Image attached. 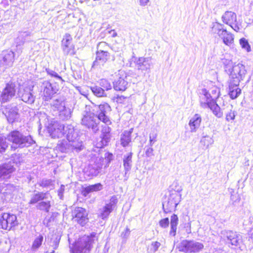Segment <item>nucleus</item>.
Listing matches in <instances>:
<instances>
[{
  "mask_svg": "<svg viewBox=\"0 0 253 253\" xmlns=\"http://www.w3.org/2000/svg\"><path fill=\"white\" fill-rule=\"evenodd\" d=\"M0 66L7 68L12 66L14 61V53L12 51H4L1 54Z\"/></svg>",
  "mask_w": 253,
  "mask_h": 253,
  "instance_id": "a211bd4d",
  "label": "nucleus"
},
{
  "mask_svg": "<svg viewBox=\"0 0 253 253\" xmlns=\"http://www.w3.org/2000/svg\"><path fill=\"white\" fill-rule=\"evenodd\" d=\"M17 224V217L13 214L4 213L0 218V225L3 229L9 230Z\"/></svg>",
  "mask_w": 253,
  "mask_h": 253,
  "instance_id": "9b49d317",
  "label": "nucleus"
},
{
  "mask_svg": "<svg viewBox=\"0 0 253 253\" xmlns=\"http://www.w3.org/2000/svg\"><path fill=\"white\" fill-rule=\"evenodd\" d=\"M91 90L93 94L97 97H102L104 95V90L100 87L93 86L91 87Z\"/></svg>",
  "mask_w": 253,
  "mask_h": 253,
  "instance_id": "79ce46f5",
  "label": "nucleus"
},
{
  "mask_svg": "<svg viewBox=\"0 0 253 253\" xmlns=\"http://www.w3.org/2000/svg\"><path fill=\"white\" fill-rule=\"evenodd\" d=\"M48 130L52 138H61L65 135L66 139L70 141L78 138V134L71 125L64 126L55 122L49 127Z\"/></svg>",
  "mask_w": 253,
  "mask_h": 253,
  "instance_id": "f03ea898",
  "label": "nucleus"
},
{
  "mask_svg": "<svg viewBox=\"0 0 253 253\" xmlns=\"http://www.w3.org/2000/svg\"><path fill=\"white\" fill-rule=\"evenodd\" d=\"M229 26L236 32H239L240 29V27L237 25V22L234 25H230Z\"/></svg>",
  "mask_w": 253,
  "mask_h": 253,
  "instance_id": "0e129e2a",
  "label": "nucleus"
},
{
  "mask_svg": "<svg viewBox=\"0 0 253 253\" xmlns=\"http://www.w3.org/2000/svg\"><path fill=\"white\" fill-rule=\"evenodd\" d=\"M105 46H108V45L105 42H101L98 44V50L96 51V57L93 63V67L103 66L109 58V53L107 51L101 49L102 47Z\"/></svg>",
  "mask_w": 253,
  "mask_h": 253,
  "instance_id": "423d86ee",
  "label": "nucleus"
},
{
  "mask_svg": "<svg viewBox=\"0 0 253 253\" xmlns=\"http://www.w3.org/2000/svg\"><path fill=\"white\" fill-rule=\"evenodd\" d=\"M51 207L50 201L48 199L44 200L39 202L37 208L38 209L48 212Z\"/></svg>",
  "mask_w": 253,
  "mask_h": 253,
  "instance_id": "72a5a7b5",
  "label": "nucleus"
},
{
  "mask_svg": "<svg viewBox=\"0 0 253 253\" xmlns=\"http://www.w3.org/2000/svg\"><path fill=\"white\" fill-rule=\"evenodd\" d=\"M161 244L158 241L152 242L147 248L148 253H155L158 251Z\"/></svg>",
  "mask_w": 253,
  "mask_h": 253,
  "instance_id": "c9c22d12",
  "label": "nucleus"
},
{
  "mask_svg": "<svg viewBox=\"0 0 253 253\" xmlns=\"http://www.w3.org/2000/svg\"><path fill=\"white\" fill-rule=\"evenodd\" d=\"M14 170L13 167L10 164H4L0 166V179L8 178Z\"/></svg>",
  "mask_w": 253,
  "mask_h": 253,
  "instance_id": "393cba45",
  "label": "nucleus"
},
{
  "mask_svg": "<svg viewBox=\"0 0 253 253\" xmlns=\"http://www.w3.org/2000/svg\"><path fill=\"white\" fill-rule=\"evenodd\" d=\"M39 185L42 187L50 189L53 188L54 187L53 181L51 179H43L39 182Z\"/></svg>",
  "mask_w": 253,
  "mask_h": 253,
  "instance_id": "4c0bfd02",
  "label": "nucleus"
},
{
  "mask_svg": "<svg viewBox=\"0 0 253 253\" xmlns=\"http://www.w3.org/2000/svg\"><path fill=\"white\" fill-rule=\"evenodd\" d=\"M31 91L32 89L30 87H20L18 94L24 102L32 104L34 102L35 98Z\"/></svg>",
  "mask_w": 253,
  "mask_h": 253,
  "instance_id": "412c9836",
  "label": "nucleus"
},
{
  "mask_svg": "<svg viewBox=\"0 0 253 253\" xmlns=\"http://www.w3.org/2000/svg\"><path fill=\"white\" fill-rule=\"evenodd\" d=\"M200 143L202 145L207 148L210 145H211L213 143V140L210 136L206 135L202 138Z\"/></svg>",
  "mask_w": 253,
  "mask_h": 253,
  "instance_id": "e433bc0d",
  "label": "nucleus"
},
{
  "mask_svg": "<svg viewBox=\"0 0 253 253\" xmlns=\"http://www.w3.org/2000/svg\"><path fill=\"white\" fill-rule=\"evenodd\" d=\"M202 121L201 115L198 114H195L190 120L189 126L191 132H195L199 128Z\"/></svg>",
  "mask_w": 253,
  "mask_h": 253,
  "instance_id": "5701e85b",
  "label": "nucleus"
},
{
  "mask_svg": "<svg viewBox=\"0 0 253 253\" xmlns=\"http://www.w3.org/2000/svg\"><path fill=\"white\" fill-rule=\"evenodd\" d=\"M123 165L125 170V174L129 171L132 166V153L125 155L123 159Z\"/></svg>",
  "mask_w": 253,
  "mask_h": 253,
  "instance_id": "7c9ffc66",
  "label": "nucleus"
},
{
  "mask_svg": "<svg viewBox=\"0 0 253 253\" xmlns=\"http://www.w3.org/2000/svg\"><path fill=\"white\" fill-rule=\"evenodd\" d=\"M208 108H210L212 111L213 114L217 117L220 118L222 117V113L220 111V108L215 102L211 103Z\"/></svg>",
  "mask_w": 253,
  "mask_h": 253,
  "instance_id": "f704fd0d",
  "label": "nucleus"
},
{
  "mask_svg": "<svg viewBox=\"0 0 253 253\" xmlns=\"http://www.w3.org/2000/svg\"><path fill=\"white\" fill-rule=\"evenodd\" d=\"M225 71L229 75L230 82L239 85L243 80L247 73L245 66L240 63L234 64L230 60L225 59L223 62Z\"/></svg>",
  "mask_w": 253,
  "mask_h": 253,
  "instance_id": "f257e3e1",
  "label": "nucleus"
},
{
  "mask_svg": "<svg viewBox=\"0 0 253 253\" xmlns=\"http://www.w3.org/2000/svg\"><path fill=\"white\" fill-rule=\"evenodd\" d=\"M157 133L155 130H152L149 134V144L152 147L154 143L156 141Z\"/></svg>",
  "mask_w": 253,
  "mask_h": 253,
  "instance_id": "09e8293b",
  "label": "nucleus"
},
{
  "mask_svg": "<svg viewBox=\"0 0 253 253\" xmlns=\"http://www.w3.org/2000/svg\"><path fill=\"white\" fill-rule=\"evenodd\" d=\"M129 233H130L129 229L128 228H126L125 231L124 232H122V233L121 234V236L123 238H127L128 237Z\"/></svg>",
  "mask_w": 253,
  "mask_h": 253,
  "instance_id": "680f3d73",
  "label": "nucleus"
},
{
  "mask_svg": "<svg viewBox=\"0 0 253 253\" xmlns=\"http://www.w3.org/2000/svg\"><path fill=\"white\" fill-rule=\"evenodd\" d=\"M178 220V219L177 215L173 214L171 215L170 218L171 230L169 232V234L172 236H174L176 234Z\"/></svg>",
  "mask_w": 253,
  "mask_h": 253,
  "instance_id": "473e14b6",
  "label": "nucleus"
},
{
  "mask_svg": "<svg viewBox=\"0 0 253 253\" xmlns=\"http://www.w3.org/2000/svg\"><path fill=\"white\" fill-rule=\"evenodd\" d=\"M153 149L151 147H149L146 151V154L148 156H150L152 154Z\"/></svg>",
  "mask_w": 253,
  "mask_h": 253,
  "instance_id": "69168bd1",
  "label": "nucleus"
},
{
  "mask_svg": "<svg viewBox=\"0 0 253 253\" xmlns=\"http://www.w3.org/2000/svg\"><path fill=\"white\" fill-rule=\"evenodd\" d=\"M95 240H97L95 233L90 236H83L71 247V253H89L91 245Z\"/></svg>",
  "mask_w": 253,
  "mask_h": 253,
  "instance_id": "20e7f679",
  "label": "nucleus"
},
{
  "mask_svg": "<svg viewBox=\"0 0 253 253\" xmlns=\"http://www.w3.org/2000/svg\"><path fill=\"white\" fill-rule=\"evenodd\" d=\"M223 27L224 25L223 24L216 22L213 24L211 28V33L214 34H217L220 38L225 32L226 29H224Z\"/></svg>",
  "mask_w": 253,
  "mask_h": 253,
  "instance_id": "c756f323",
  "label": "nucleus"
},
{
  "mask_svg": "<svg viewBox=\"0 0 253 253\" xmlns=\"http://www.w3.org/2000/svg\"><path fill=\"white\" fill-rule=\"evenodd\" d=\"M43 238L42 235H40L35 239L32 247V250H36L41 246L43 241Z\"/></svg>",
  "mask_w": 253,
  "mask_h": 253,
  "instance_id": "a19ab883",
  "label": "nucleus"
},
{
  "mask_svg": "<svg viewBox=\"0 0 253 253\" xmlns=\"http://www.w3.org/2000/svg\"><path fill=\"white\" fill-rule=\"evenodd\" d=\"M82 145L78 142L77 138L70 141L69 140H62L59 141L57 146V149L63 153H67L74 149L81 150Z\"/></svg>",
  "mask_w": 253,
  "mask_h": 253,
  "instance_id": "6e6552de",
  "label": "nucleus"
},
{
  "mask_svg": "<svg viewBox=\"0 0 253 253\" xmlns=\"http://www.w3.org/2000/svg\"><path fill=\"white\" fill-rule=\"evenodd\" d=\"M116 79L113 82L114 88L116 90L124 91L128 85L127 76L123 70H119L115 73Z\"/></svg>",
  "mask_w": 253,
  "mask_h": 253,
  "instance_id": "1a4fd4ad",
  "label": "nucleus"
},
{
  "mask_svg": "<svg viewBox=\"0 0 253 253\" xmlns=\"http://www.w3.org/2000/svg\"><path fill=\"white\" fill-rule=\"evenodd\" d=\"M99 112L97 115L98 119L106 125H110L111 122L106 115L107 112L111 111V107L107 103H103L98 106Z\"/></svg>",
  "mask_w": 253,
  "mask_h": 253,
  "instance_id": "2eb2a0df",
  "label": "nucleus"
},
{
  "mask_svg": "<svg viewBox=\"0 0 253 253\" xmlns=\"http://www.w3.org/2000/svg\"><path fill=\"white\" fill-rule=\"evenodd\" d=\"M60 240V237L58 236H56L55 239H52L50 241V246L52 247L53 249H56L58 247L59 243Z\"/></svg>",
  "mask_w": 253,
  "mask_h": 253,
  "instance_id": "864d4df0",
  "label": "nucleus"
},
{
  "mask_svg": "<svg viewBox=\"0 0 253 253\" xmlns=\"http://www.w3.org/2000/svg\"><path fill=\"white\" fill-rule=\"evenodd\" d=\"M227 107L229 108L230 111L226 115V120L227 121L233 120L235 119V114L234 111H232L231 110V108H232V106L229 105Z\"/></svg>",
  "mask_w": 253,
  "mask_h": 253,
  "instance_id": "3c124183",
  "label": "nucleus"
},
{
  "mask_svg": "<svg viewBox=\"0 0 253 253\" xmlns=\"http://www.w3.org/2000/svg\"><path fill=\"white\" fill-rule=\"evenodd\" d=\"M250 237L253 239V229L250 230L249 233Z\"/></svg>",
  "mask_w": 253,
  "mask_h": 253,
  "instance_id": "774afa93",
  "label": "nucleus"
},
{
  "mask_svg": "<svg viewBox=\"0 0 253 253\" xmlns=\"http://www.w3.org/2000/svg\"><path fill=\"white\" fill-rule=\"evenodd\" d=\"M52 107L54 110L58 112L59 116L63 120L68 119L70 117V109L65 107V103L63 99H57L54 100L52 104Z\"/></svg>",
  "mask_w": 253,
  "mask_h": 253,
  "instance_id": "0eeeda50",
  "label": "nucleus"
},
{
  "mask_svg": "<svg viewBox=\"0 0 253 253\" xmlns=\"http://www.w3.org/2000/svg\"><path fill=\"white\" fill-rule=\"evenodd\" d=\"M72 37L69 34H66L62 41L63 50L66 55H73L75 53L74 46L72 43Z\"/></svg>",
  "mask_w": 253,
  "mask_h": 253,
  "instance_id": "aec40b11",
  "label": "nucleus"
},
{
  "mask_svg": "<svg viewBox=\"0 0 253 253\" xmlns=\"http://www.w3.org/2000/svg\"><path fill=\"white\" fill-rule=\"evenodd\" d=\"M149 2V0H139V4L141 6H146Z\"/></svg>",
  "mask_w": 253,
  "mask_h": 253,
  "instance_id": "e2e57ef3",
  "label": "nucleus"
},
{
  "mask_svg": "<svg viewBox=\"0 0 253 253\" xmlns=\"http://www.w3.org/2000/svg\"><path fill=\"white\" fill-rule=\"evenodd\" d=\"M100 85L106 90L112 88V85L110 82L106 79H101L100 82Z\"/></svg>",
  "mask_w": 253,
  "mask_h": 253,
  "instance_id": "8fccbe9b",
  "label": "nucleus"
},
{
  "mask_svg": "<svg viewBox=\"0 0 253 253\" xmlns=\"http://www.w3.org/2000/svg\"><path fill=\"white\" fill-rule=\"evenodd\" d=\"M31 33L29 32H23L21 33L18 37V39H23L22 42L24 43L31 40Z\"/></svg>",
  "mask_w": 253,
  "mask_h": 253,
  "instance_id": "c03bdc74",
  "label": "nucleus"
},
{
  "mask_svg": "<svg viewBox=\"0 0 253 253\" xmlns=\"http://www.w3.org/2000/svg\"><path fill=\"white\" fill-rule=\"evenodd\" d=\"M96 118L93 113L86 112L84 114L81 123L88 128H91L93 132H96L99 130V127L96 122Z\"/></svg>",
  "mask_w": 253,
  "mask_h": 253,
  "instance_id": "f8f14e48",
  "label": "nucleus"
},
{
  "mask_svg": "<svg viewBox=\"0 0 253 253\" xmlns=\"http://www.w3.org/2000/svg\"><path fill=\"white\" fill-rule=\"evenodd\" d=\"M153 65L152 59L150 57H139L136 61L137 69L142 72H149Z\"/></svg>",
  "mask_w": 253,
  "mask_h": 253,
  "instance_id": "f3484780",
  "label": "nucleus"
},
{
  "mask_svg": "<svg viewBox=\"0 0 253 253\" xmlns=\"http://www.w3.org/2000/svg\"><path fill=\"white\" fill-rule=\"evenodd\" d=\"M113 210L106 205L101 210L100 217L104 219L107 218Z\"/></svg>",
  "mask_w": 253,
  "mask_h": 253,
  "instance_id": "58836bf2",
  "label": "nucleus"
},
{
  "mask_svg": "<svg viewBox=\"0 0 253 253\" xmlns=\"http://www.w3.org/2000/svg\"><path fill=\"white\" fill-rule=\"evenodd\" d=\"M222 22L228 25H234L237 22V15L231 11H227L221 17Z\"/></svg>",
  "mask_w": 253,
  "mask_h": 253,
  "instance_id": "b1692460",
  "label": "nucleus"
},
{
  "mask_svg": "<svg viewBox=\"0 0 253 253\" xmlns=\"http://www.w3.org/2000/svg\"><path fill=\"white\" fill-rule=\"evenodd\" d=\"M211 103H209L208 99L207 100L205 97L201 94L200 96V105L203 108H208Z\"/></svg>",
  "mask_w": 253,
  "mask_h": 253,
  "instance_id": "603ef678",
  "label": "nucleus"
},
{
  "mask_svg": "<svg viewBox=\"0 0 253 253\" xmlns=\"http://www.w3.org/2000/svg\"><path fill=\"white\" fill-rule=\"evenodd\" d=\"M118 198L116 196H113L110 200L106 203L105 205L108 206L109 208L113 210L118 203Z\"/></svg>",
  "mask_w": 253,
  "mask_h": 253,
  "instance_id": "37998d69",
  "label": "nucleus"
},
{
  "mask_svg": "<svg viewBox=\"0 0 253 253\" xmlns=\"http://www.w3.org/2000/svg\"><path fill=\"white\" fill-rule=\"evenodd\" d=\"M202 95L205 97L206 99H208L209 103H213L214 102V98L212 97L211 94L206 89H203L201 93Z\"/></svg>",
  "mask_w": 253,
  "mask_h": 253,
  "instance_id": "a18cd8bd",
  "label": "nucleus"
},
{
  "mask_svg": "<svg viewBox=\"0 0 253 253\" xmlns=\"http://www.w3.org/2000/svg\"><path fill=\"white\" fill-rule=\"evenodd\" d=\"M110 134H102V140L103 144L106 145L110 139Z\"/></svg>",
  "mask_w": 253,
  "mask_h": 253,
  "instance_id": "4d7b16f0",
  "label": "nucleus"
},
{
  "mask_svg": "<svg viewBox=\"0 0 253 253\" xmlns=\"http://www.w3.org/2000/svg\"><path fill=\"white\" fill-rule=\"evenodd\" d=\"M51 196L50 194L48 192H36L31 196L29 204L30 205H34L35 204H38L41 201L48 199Z\"/></svg>",
  "mask_w": 253,
  "mask_h": 253,
  "instance_id": "4be33fe9",
  "label": "nucleus"
},
{
  "mask_svg": "<svg viewBox=\"0 0 253 253\" xmlns=\"http://www.w3.org/2000/svg\"><path fill=\"white\" fill-rule=\"evenodd\" d=\"M240 44L242 48L245 49L247 52L251 51V47L248 41L245 38H242L240 40Z\"/></svg>",
  "mask_w": 253,
  "mask_h": 253,
  "instance_id": "49530a36",
  "label": "nucleus"
},
{
  "mask_svg": "<svg viewBox=\"0 0 253 253\" xmlns=\"http://www.w3.org/2000/svg\"><path fill=\"white\" fill-rule=\"evenodd\" d=\"M102 167L99 165H92L89 167V174L92 176H96L100 172Z\"/></svg>",
  "mask_w": 253,
  "mask_h": 253,
  "instance_id": "ea45409f",
  "label": "nucleus"
},
{
  "mask_svg": "<svg viewBox=\"0 0 253 253\" xmlns=\"http://www.w3.org/2000/svg\"><path fill=\"white\" fill-rule=\"evenodd\" d=\"M103 189V185L101 183H97L93 185H90L83 188L82 194L86 197L90 193L97 192Z\"/></svg>",
  "mask_w": 253,
  "mask_h": 253,
  "instance_id": "a878e982",
  "label": "nucleus"
},
{
  "mask_svg": "<svg viewBox=\"0 0 253 253\" xmlns=\"http://www.w3.org/2000/svg\"><path fill=\"white\" fill-rule=\"evenodd\" d=\"M16 159H18V161H17L16 159L15 158L14 160V163H15L16 164H18V163H20V160L21 159V158L19 156H16Z\"/></svg>",
  "mask_w": 253,
  "mask_h": 253,
  "instance_id": "338daca9",
  "label": "nucleus"
},
{
  "mask_svg": "<svg viewBox=\"0 0 253 253\" xmlns=\"http://www.w3.org/2000/svg\"><path fill=\"white\" fill-rule=\"evenodd\" d=\"M223 43L228 46H230L234 42V36L231 33L228 32L226 30L223 33V36L220 37Z\"/></svg>",
  "mask_w": 253,
  "mask_h": 253,
  "instance_id": "2f4dec72",
  "label": "nucleus"
},
{
  "mask_svg": "<svg viewBox=\"0 0 253 253\" xmlns=\"http://www.w3.org/2000/svg\"><path fill=\"white\" fill-rule=\"evenodd\" d=\"M2 113L6 117L9 123H13L18 118V109L16 106L8 105L4 108H2Z\"/></svg>",
  "mask_w": 253,
  "mask_h": 253,
  "instance_id": "dca6fc26",
  "label": "nucleus"
},
{
  "mask_svg": "<svg viewBox=\"0 0 253 253\" xmlns=\"http://www.w3.org/2000/svg\"><path fill=\"white\" fill-rule=\"evenodd\" d=\"M65 190V186L61 185L60 188L58 190V195L60 199H62L63 197V193Z\"/></svg>",
  "mask_w": 253,
  "mask_h": 253,
  "instance_id": "bf43d9fd",
  "label": "nucleus"
},
{
  "mask_svg": "<svg viewBox=\"0 0 253 253\" xmlns=\"http://www.w3.org/2000/svg\"><path fill=\"white\" fill-rule=\"evenodd\" d=\"M16 93L15 86L14 84H6L0 95V102L1 107L3 104L9 102L15 96Z\"/></svg>",
  "mask_w": 253,
  "mask_h": 253,
  "instance_id": "ddd939ff",
  "label": "nucleus"
},
{
  "mask_svg": "<svg viewBox=\"0 0 253 253\" xmlns=\"http://www.w3.org/2000/svg\"><path fill=\"white\" fill-rule=\"evenodd\" d=\"M73 219L82 226L88 221L87 211L83 208H76L72 211Z\"/></svg>",
  "mask_w": 253,
  "mask_h": 253,
  "instance_id": "4468645a",
  "label": "nucleus"
},
{
  "mask_svg": "<svg viewBox=\"0 0 253 253\" xmlns=\"http://www.w3.org/2000/svg\"><path fill=\"white\" fill-rule=\"evenodd\" d=\"M103 126L102 129V134H110L111 128L106 125Z\"/></svg>",
  "mask_w": 253,
  "mask_h": 253,
  "instance_id": "052dcab7",
  "label": "nucleus"
},
{
  "mask_svg": "<svg viewBox=\"0 0 253 253\" xmlns=\"http://www.w3.org/2000/svg\"><path fill=\"white\" fill-rule=\"evenodd\" d=\"M43 98L45 100L50 99L53 95L55 94L57 89L53 87L52 84L48 81H44L41 86Z\"/></svg>",
  "mask_w": 253,
  "mask_h": 253,
  "instance_id": "6ab92c4d",
  "label": "nucleus"
},
{
  "mask_svg": "<svg viewBox=\"0 0 253 253\" xmlns=\"http://www.w3.org/2000/svg\"><path fill=\"white\" fill-rule=\"evenodd\" d=\"M8 140L13 143L12 147H28L35 143L30 135L25 136L19 131H12L7 136Z\"/></svg>",
  "mask_w": 253,
  "mask_h": 253,
  "instance_id": "7ed1b4c3",
  "label": "nucleus"
},
{
  "mask_svg": "<svg viewBox=\"0 0 253 253\" xmlns=\"http://www.w3.org/2000/svg\"><path fill=\"white\" fill-rule=\"evenodd\" d=\"M169 219L168 218H164L163 219H161L159 221L160 226L161 227L164 228L168 227L169 225Z\"/></svg>",
  "mask_w": 253,
  "mask_h": 253,
  "instance_id": "5fc2aeb1",
  "label": "nucleus"
},
{
  "mask_svg": "<svg viewBox=\"0 0 253 253\" xmlns=\"http://www.w3.org/2000/svg\"><path fill=\"white\" fill-rule=\"evenodd\" d=\"M45 70L48 75H50L52 77H54L62 81V78L60 76H59L58 75V74L56 72H55V71H54L51 69H46Z\"/></svg>",
  "mask_w": 253,
  "mask_h": 253,
  "instance_id": "6e6d98bb",
  "label": "nucleus"
},
{
  "mask_svg": "<svg viewBox=\"0 0 253 253\" xmlns=\"http://www.w3.org/2000/svg\"><path fill=\"white\" fill-rule=\"evenodd\" d=\"M238 85L229 81L228 94L232 99L237 98L241 94V90L238 87Z\"/></svg>",
  "mask_w": 253,
  "mask_h": 253,
  "instance_id": "c85d7f7f",
  "label": "nucleus"
},
{
  "mask_svg": "<svg viewBox=\"0 0 253 253\" xmlns=\"http://www.w3.org/2000/svg\"><path fill=\"white\" fill-rule=\"evenodd\" d=\"M204 247L203 243L194 240H183L177 245L178 250L184 253H198Z\"/></svg>",
  "mask_w": 253,
  "mask_h": 253,
  "instance_id": "39448f33",
  "label": "nucleus"
},
{
  "mask_svg": "<svg viewBox=\"0 0 253 253\" xmlns=\"http://www.w3.org/2000/svg\"><path fill=\"white\" fill-rule=\"evenodd\" d=\"M226 237L231 244L235 246H237L239 245V242L241 239V236L240 234L231 231L226 232Z\"/></svg>",
  "mask_w": 253,
  "mask_h": 253,
  "instance_id": "cd10ccee",
  "label": "nucleus"
},
{
  "mask_svg": "<svg viewBox=\"0 0 253 253\" xmlns=\"http://www.w3.org/2000/svg\"><path fill=\"white\" fill-rule=\"evenodd\" d=\"M133 132V128H130L129 130H125L121 135L120 142L121 144L126 147L128 146L131 142V135Z\"/></svg>",
  "mask_w": 253,
  "mask_h": 253,
  "instance_id": "bb28decb",
  "label": "nucleus"
},
{
  "mask_svg": "<svg viewBox=\"0 0 253 253\" xmlns=\"http://www.w3.org/2000/svg\"><path fill=\"white\" fill-rule=\"evenodd\" d=\"M7 147L8 143L6 142V138L0 136V152H4Z\"/></svg>",
  "mask_w": 253,
  "mask_h": 253,
  "instance_id": "de8ad7c7",
  "label": "nucleus"
},
{
  "mask_svg": "<svg viewBox=\"0 0 253 253\" xmlns=\"http://www.w3.org/2000/svg\"><path fill=\"white\" fill-rule=\"evenodd\" d=\"M211 92L212 95V97L216 98L218 97L219 91L218 88L213 87L211 89Z\"/></svg>",
  "mask_w": 253,
  "mask_h": 253,
  "instance_id": "13d9d810",
  "label": "nucleus"
},
{
  "mask_svg": "<svg viewBox=\"0 0 253 253\" xmlns=\"http://www.w3.org/2000/svg\"><path fill=\"white\" fill-rule=\"evenodd\" d=\"M181 195L180 194L174 191L171 193L167 202L163 204L164 211L165 212H168L175 209L181 201Z\"/></svg>",
  "mask_w": 253,
  "mask_h": 253,
  "instance_id": "9d476101",
  "label": "nucleus"
}]
</instances>
